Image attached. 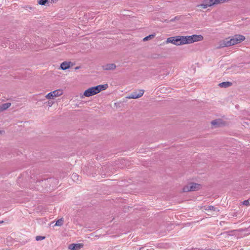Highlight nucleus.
<instances>
[{
    "mask_svg": "<svg viewBox=\"0 0 250 250\" xmlns=\"http://www.w3.org/2000/svg\"><path fill=\"white\" fill-rule=\"evenodd\" d=\"M186 44H190L194 42L201 41L203 37L201 35H192L191 36H185Z\"/></svg>",
    "mask_w": 250,
    "mask_h": 250,
    "instance_id": "20e7f679",
    "label": "nucleus"
},
{
    "mask_svg": "<svg viewBox=\"0 0 250 250\" xmlns=\"http://www.w3.org/2000/svg\"><path fill=\"white\" fill-rule=\"evenodd\" d=\"M62 93L63 92L62 89H57L48 93L45 96V98L47 99H54L55 97L62 95Z\"/></svg>",
    "mask_w": 250,
    "mask_h": 250,
    "instance_id": "423d86ee",
    "label": "nucleus"
},
{
    "mask_svg": "<svg viewBox=\"0 0 250 250\" xmlns=\"http://www.w3.org/2000/svg\"><path fill=\"white\" fill-rule=\"evenodd\" d=\"M205 210H215L213 206H208V207H207L206 208H205Z\"/></svg>",
    "mask_w": 250,
    "mask_h": 250,
    "instance_id": "4be33fe9",
    "label": "nucleus"
},
{
    "mask_svg": "<svg viewBox=\"0 0 250 250\" xmlns=\"http://www.w3.org/2000/svg\"><path fill=\"white\" fill-rule=\"evenodd\" d=\"M103 68L105 70H114L116 65L114 63H108L103 65Z\"/></svg>",
    "mask_w": 250,
    "mask_h": 250,
    "instance_id": "9b49d317",
    "label": "nucleus"
},
{
    "mask_svg": "<svg viewBox=\"0 0 250 250\" xmlns=\"http://www.w3.org/2000/svg\"><path fill=\"white\" fill-rule=\"evenodd\" d=\"M63 223V219L62 218H61L56 221L55 226H61L62 225Z\"/></svg>",
    "mask_w": 250,
    "mask_h": 250,
    "instance_id": "2eb2a0df",
    "label": "nucleus"
},
{
    "mask_svg": "<svg viewBox=\"0 0 250 250\" xmlns=\"http://www.w3.org/2000/svg\"><path fill=\"white\" fill-rule=\"evenodd\" d=\"M83 247L82 244H72L69 246V249L71 250H79Z\"/></svg>",
    "mask_w": 250,
    "mask_h": 250,
    "instance_id": "1a4fd4ad",
    "label": "nucleus"
},
{
    "mask_svg": "<svg viewBox=\"0 0 250 250\" xmlns=\"http://www.w3.org/2000/svg\"><path fill=\"white\" fill-rule=\"evenodd\" d=\"M214 4L213 0H204L203 3L197 5V7H201L202 9H206L208 7H210Z\"/></svg>",
    "mask_w": 250,
    "mask_h": 250,
    "instance_id": "0eeeda50",
    "label": "nucleus"
},
{
    "mask_svg": "<svg viewBox=\"0 0 250 250\" xmlns=\"http://www.w3.org/2000/svg\"><path fill=\"white\" fill-rule=\"evenodd\" d=\"M185 36H178L175 37H172L168 38L167 39L166 43H171L175 45L179 46L184 44H186Z\"/></svg>",
    "mask_w": 250,
    "mask_h": 250,
    "instance_id": "7ed1b4c3",
    "label": "nucleus"
},
{
    "mask_svg": "<svg viewBox=\"0 0 250 250\" xmlns=\"http://www.w3.org/2000/svg\"><path fill=\"white\" fill-rule=\"evenodd\" d=\"M78 175L76 174V173H73L72 175V178L73 180H75L76 179H78Z\"/></svg>",
    "mask_w": 250,
    "mask_h": 250,
    "instance_id": "412c9836",
    "label": "nucleus"
},
{
    "mask_svg": "<svg viewBox=\"0 0 250 250\" xmlns=\"http://www.w3.org/2000/svg\"><path fill=\"white\" fill-rule=\"evenodd\" d=\"M202 186L200 184L190 183L185 186L183 189L184 192L196 191L201 189Z\"/></svg>",
    "mask_w": 250,
    "mask_h": 250,
    "instance_id": "39448f33",
    "label": "nucleus"
},
{
    "mask_svg": "<svg viewBox=\"0 0 250 250\" xmlns=\"http://www.w3.org/2000/svg\"><path fill=\"white\" fill-rule=\"evenodd\" d=\"M107 87L108 85L107 84L98 85L96 86L90 87L84 92L83 96L89 97L95 95L101 91L105 90Z\"/></svg>",
    "mask_w": 250,
    "mask_h": 250,
    "instance_id": "f03ea898",
    "label": "nucleus"
},
{
    "mask_svg": "<svg viewBox=\"0 0 250 250\" xmlns=\"http://www.w3.org/2000/svg\"><path fill=\"white\" fill-rule=\"evenodd\" d=\"M155 34H151L148 36L144 38L143 41H147L150 39H153L155 37Z\"/></svg>",
    "mask_w": 250,
    "mask_h": 250,
    "instance_id": "f3484780",
    "label": "nucleus"
},
{
    "mask_svg": "<svg viewBox=\"0 0 250 250\" xmlns=\"http://www.w3.org/2000/svg\"><path fill=\"white\" fill-rule=\"evenodd\" d=\"M219 85L221 87H228L231 85V83L230 82H223L219 84Z\"/></svg>",
    "mask_w": 250,
    "mask_h": 250,
    "instance_id": "ddd939ff",
    "label": "nucleus"
},
{
    "mask_svg": "<svg viewBox=\"0 0 250 250\" xmlns=\"http://www.w3.org/2000/svg\"><path fill=\"white\" fill-rule=\"evenodd\" d=\"M48 0H39L38 3L41 5H44Z\"/></svg>",
    "mask_w": 250,
    "mask_h": 250,
    "instance_id": "aec40b11",
    "label": "nucleus"
},
{
    "mask_svg": "<svg viewBox=\"0 0 250 250\" xmlns=\"http://www.w3.org/2000/svg\"><path fill=\"white\" fill-rule=\"evenodd\" d=\"M144 94L143 90H139L130 94L127 98L129 99H137L141 97Z\"/></svg>",
    "mask_w": 250,
    "mask_h": 250,
    "instance_id": "6e6552de",
    "label": "nucleus"
},
{
    "mask_svg": "<svg viewBox=\"0 0 250 250\" xmlns=\"http://www.w3.org/2000/svg\"><path fill=\"white\" fill-rule=\"evenodd\" d=\"M228 0H213V2H214V4L216 5L226 2Z\"/></svg>",
    "mask_w": 250,
    "mask_h": 250,
    "instance_id": "dca6fc26",
    "label": "nucleus"
},
{
    "mask_svg": "<svg viewBox=\"0 0 250 250\" xmlns=\"http://www.w3.org/2000/svg\"><path fill=\"white\" fill-rule=\"evenodd\" d=\"M11 105V104L10 103H7L3 104L2 105H0V112H1L6 110L9 107H10Z\"/></svg>",
    "mask_w": 250,
    "mask_h": 250,
    "instance_id": "f8f14e48",
    "label": "nucleus"
},
{
    "mask_svg": "<svg viewBox=\"0 0 250 250\" xmlns=\"http://www.w3.org/2000/svg\"><path fill=\"white\" fill-rule=\"evenodd\" d=\"M245 37L241 35H235L232 38H226L221 42L220 46L222 47L229 46L239 43L244 41Z\"/></svg>",
    "mask_w": 250,
    "mask_h": 250,
    "instance_id": "f257e3e1",
    "label": "nucleus"
},
{
    "mask_svg": "<svg viewBox=\"0 0 250 250\" xmlns=\"http://www.w3.org/2000/svg\"><path fill=\"white\" fill-rule=\"evenodd\" d=\"M53 104V102H49V103H48V105H49V106H52V105Z\"/></svg>",
    "mask_w": 250,
    "mask_h": 250,
    "instance_id": "5701e85b",
    "label": "nucleus"
},
{
    "mask_svg": "<svg viewBox=\"0 0 250 250\" xmlns=\"http://www.w3.org/2000/svg\"><path fill=\"white\" fill-rule=\"evenodd\" d=\"M72 65V63L70 62H63L61 64L60 68L62 70H66Z\"/></svg>",
    "mask_w": 250,
    "mask_h": 250,
    "instance_id": "9d476101",
    "label": "nucleus"
},
{
    "mask_svg": "<svg viewBox=\"0 0 250 250\" xmlns=\"http://www.w3.org/2000/svg\"><path fill=\"white\" fill-rule=\"evenodd\" d=\"M211 125L213 126H219L221 124L220 120H215L211 122Z\"/></svg>",
    "mask_w": 250,
    "mask_h": 250,
    "instance_id": "4468645a",
    "label": "nucleus"
},
{
    "mask_svg": "<svg viewBox=\"0 0 250 250\" xmlns=\"http://www.w3.org/2000/svg\"><path fill=\"white\" fill-rule=\"evenodd\" d=\"M243 205H244L245 206H248V205H250V199L247 200H245L243 202Z\"/></svg>",
    "mask_w": 250,
    "mask_h": 250,
    "instance_id": "6ab92c4d",
    "label": "nucleus"
},
{
    "mask_svg": "<svg viewBox=\"0 0 250 250\" xmlns=\"http://www.w3.org/2000/svg\"><path fill=\"white\" fill-rule=\"evenodd\" d=\"M45 239L44 236H37L36 237V240L37 241H41Z\"/></svg>",
    "mask_w": 250,
    "mask_h": 250,
    "instance_id": "a211bd4d",
    "label": "nucleus"
}]
</instances>
